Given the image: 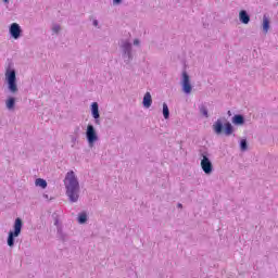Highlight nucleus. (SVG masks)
I'll return each instance as SVG.
<instances>
[{
  "label": "nucleus",
  "instance_id": "nucleus-22",
  "mask_svg": "<svg viewBox=\"0 0 278 278\" xmlns=\"http://www.w3.org/2000/svg\"><path fill=\"white\" fill-rule=\"evenodd\" d=\"M36 186H39V188H42L45 190V188H47V180L42 179V178H37L35 181Z\"/></svg>",
  "mask_w": 278,
  "mask_h": 278
},
{
  "label": "nucleus",
  "instance_id": "nucleus-10",
  "mask_svg": "<svg viewBox=\"0 0 278 278\" xmlns=\"http://www.w3.org/2000/svg\"><path fill=\"white\" fill-rule=\"evenodd\" d=\"M91 116L94 118L96 125H101V121H99L101 114L99 113V103L97 102L91 103Z\"/></svg>",
  "mask_w": 278,
  "mask_h": 278
},
{
  "label": "nucleus",
  "instance_id": "nucleus-8",
  "mask_svg": "<svg viewBox=\"0 0 278 278\" xmlns=\"http://www.w3.org/2000/svg\"><path fill=\"white\" fill-rule=\"evenodd\" d=\"M181 86H182V92H185V94H190V92H192V85L190 84V75H188V72L186 71L182 72Z\"/></svg>",
  "mask_w": 278,
  "mask_h": 278
},
{
  "label": "nucleus",
  "instance_id": "nucleus-25",
  "mask_svg": "<svg viewBox=\"0 0 278 278\" xmlns=\"http://www.w3.org/2000/svg\"><path fill=\"white\" fill-rule=\"evenodd\" d=\"M93 27H99V21L98 20H93Z\"/></svg>",
  "mask_w": 278,
  "mask_h": 278
},
{
  "label": "nucleus",
  "instance_id": "nucleus-20",
  "mask_svg": "<svg viewBox=\"0 0 278 278\" xmlns=\"http://www.w3.org/2000/svg\"><path fill=\"white\" fill-rule=\"evenodd\" d=\"M78 223L79 225H85V223H88V214L86 212L78 215Z\"/></svg>",
  "mask_w": 278,
  "mask_h": 278
},
{
  "label": "nucleus",
  "instance_id": "nucleus-18",
  "mask_svg": "<svg viewBox=\"0 0 278 278\" xmlns=\"http://www.w3.org/2000/svg\"><path fill=\"white\" fill-rule=\"evenodd\" d=\"M163 116L165 121H168V118H170V110L168 109V104H166V102L163 103Z\"/></svg>",
  "mask_w": 278,
  "mask_h": 278
},
{
  "label": "nucleus",
  "instance_id": "nucleus-9",
  "mask_svg": "<svg viewBox=\"0 0 278 278\" xmlns=\"http://www.w3.org/2000/svg\"><path fill=\"white\" fill-rule=\"evenodd\" d=\"M9 34L11 38L14 40H18L21 36H23V28H21V25L18 23H12L9 27Z\"/></svg>",
  "mask_w": 278,
  "mask_h": 278
},
{
  "label": "nucleus",
  "instance_id": "nucleus-13",
  "mask_svg": "<svg viewBox=\"0 0 278 278\" xmlns=\"http://www.w3.org/2000/svg\"><path fill=\"white\" fill-rule=\"evenodd\" d=\"M232 125L242 126L245 123L244 115L236 114L231 119Z\"/></svg>",
  "mask_w": 278,
  "mask_h": 278
},
{
  "label": "nucleus",
  "instance_id": "nucleus-29",
  "mask_svg": "<svg viewBox=\"0 0 278 278\" xmlns=\"http://www.w3.org/2000/svg\"><path fill=\"white\" fill-rule=\"evenodd\" d=\"M227 114H228V116H231V111H228Z\"/></svg>",
  "mask_w": 278,
  "mask_h": 278
},
{
  "label": "nucleus",
  "instance_id": "nucleus-26",
  "mask_svg": "<svg viewBox=\"0 0 278 278\" xmlns=\"http://www.w3.org/2000/svg\"><path fill=\"white\" fill-rule=\"evenodd\" d=\"M134 45H135V46H138V45H140V40H138V39H135V40H134Z\"/></svg>",
  "mask_w": 278,
  "mask_h": 278
},
{
  "label": "nucleus",
  "instance_id": "nucleus-19",
  "mask_svg": "<svg viewBox=\"0 0 278 278\" xmlns=\"http://www.w3.org/2000/svg\"><path fill=\"white\" fill-rule=\"evenodd\" d=\"M199 110H200V114H202V116H204L205 118H210V113H208L207 106H205V104H200Z\"/></svg>",
  "mask_w": 278,
  "mask_h": 278
},
{
  "label": "nucleus",
  "instance_id": "nucleus-15",
  "mask_svg": "<svg viewBox=\"0 0 278 278\" xmlns=\"http://www.w3.org/2000/svg\"><path fill=\"white\" fill-rule=\"evenodd\" d=\"M268 29H270V20L267 15L263 16V31L264 34H268Z\"/></svg>",
  "mask_w": 278,
  "mask_h": 278
},
{
  "label": "nucleus",
  "instance_id": "nucleus-17",
  "mask_svg": "<svg viewBox=\"0 0 278 278\" xmlns=\"http://www.w3.org/2000/svg\"><path fill=\"white\" fill-rule=\"evenodd\" d=\"M224 131L226 136H231V134H233V126L231 125V123L227 122L226 124H224Z\"/></svg>",
  "mask_w": 278,
  "mask_h": 278
},
{
  "label": "nucleus",
  "instance_id": "nucleus-14",
  "mask_svg": "<svg viewBox=\"0 0 278 278\" xmlns=\"http://www.w3.org/2000/svg\"><path fill=\"white\" fill-rule=\"evenodd\" d=\"M142 103H143V108H147V109H149L152 105L153 98H151V92H146Z\"/></svg>",
  "mask_w": 278,
  "mask_h": 278
},
{
  "label": "nucleus",
  "instance_id": "nucleus-23",
  "mask_svg": "<svg viewBox=\"0 0 278 278\" xmlns=\"http://www.w3.org/2000/svg\"><path fill=\"white\" fill-rule=\"evenodd\" d=\"M62 28L60 27V25H54L53 27H52V31H53V34H60V30H61Z\"/></svg>",
  "mask_w": 278,
  "mask_h": 278
},
{
  "label": "nucleus",
  "instance_id": "nucleus-1",
  "mask_svg": "<svg viewBox=\"0 0 278 278\" xmlns=\"http://www.w3.org/2000/svg\"><path fill=\"white\" fill-rule=\"evenodd\" d=\"M64 185L70 202L77 203L79 201V180H77L75 172L71 170L66 174Z\"/></svg>",
  "mask_w": 278,
  "mask_h": 278
},
{
  "label": "nucleus",
  "instance_id": "nucleus-16",
  "mask_svg": "<svg viewBox=\"0 0 278 278\" xmlns=\"http://www.w3.org/2000/svg\"><path fill=\"white\" fill-rule=\"evenodd\" d=\"M5 105L8 110H14V106L16 105V98L9 97L5 101Z\"/></svg>",
  "mask_w": 278,
  "mask_h": 278
},
{
  "label": "nucleus",
  "instance_id": "nucleus-3",
  "mask_svg": "<svg viewBox=\"0 0 278 278\" xmlns=\"http://www.w3.org/2000/svg\"><path fill=\"white\" fill-rule=\"evenodd\" d=\"M199 155L202 157L200 165L203 173H205V175H212V173H214V165L210 160V153L207 150H205V148H202L199 150Z\"/></svg>",
  "mask_w": 278,
  "mask_h": 278
},
{
  "label": "nucleus",
  "instance_id": "nucleus-27",
  "mask_svg": "<svg viewBox=\"0 0 278 278\" xmlns=\"http://www.w3.org/2000/svg\"><path fill=\"white\" fill-rule=\"evenodd\" d=\"M76 141H77V138L72 137V142H76Z\"/></svg>",
  "mask_w": 278,
  "mask_h": 278
},
{
  "label": "nucleus",
  "instance_id": "nucleus-6",
  "mask_svg": "<svg viewBox=\"0 0 278 278\" xmlns=\"http://www.w3.org/2000/svg\"><path fill=\"white\" fill-rule=\"evenodd\" d=\"M52 218L54 219V226L56 227V238L61 240V242H68V235L64 232L62 224H60V215L53 213Z\"/></svg>",
  "mask_w": 278,
  "mask_h": 278
},
{
  "label": "nucleus",
  "instance_id": "nucleus-21",
  "mask_svg": "<svg viewBox=\"0 0 278 278\" xmlns=\"http://www.w3.org/2000/svg\"><path fill=\"white\" fill-rule=\"evenodd\" d=\"M239 146L240 150L243 152L249 150V141H247V139H241Z\"/></svg>",
  "mask_w": 278,
  "mask_h": 278
},
{
  "label": "nucleus",
  "instance_id": "nucleus-30",
  "mask_svg": "<svg viewBox=\"0 0 278 278\" xmlns=\"http://www.w3.org/2000/svg\"><path fill=\"white\" fill-rule=\"evenodd\" d=\"M178 207H184V205L181 203H178Z\"/></svg>",
  "mask_w": 278,
  "mask_h": 278
},
{
  "label": "nucleus",
  "instance_id": "nucleus-7",
  "mask_svg": "<svg viewBox=\"0 0 278 278\" xmlns=\"http://www.w3.org/2000/svg\"><path fill=\"white\" fill-rule=\"evenodd\" d=\"M86 138L89 147H94V142L99 140V135H97V129L92 124L87 126Z\"/></svg>",
  "mask_w": 278,
  "mask_h": 278
},
{
  "label": "nucleus",
  "instance_id": "nucleus-2",
  "mask_svg": "<svg viewBox=\"0 0 278 278\" xmlns=\"http://www.w3.org/2000/svg\"><path fill=\"white\" fill-rule=\"evenodd\" d=\"M119 49L125 64H131V61L134 60V46L131 45V41L128 39H122Z\"/></svg>",
  "mask_w": 278,
  "mask_h": 278
},
{
  "label": "nucleus",
  "instance_id": "nucleus-24",
  "mask_svg": "<svg viewBox=\"0 0 278 278\" xmlns=\"http://www.w3.org/2000/svg\"><path fill=\"white\" fill-rule=\"evenodd\" d=\"M123 3V0H113V5H121Z\"/></svg>",
  "mask_w": 278,
  "mask_h": 278
},
{
  "label": "nucleus",
  "instance_id": "nucleus-4",
  "mask_svg": "<svg viewBox=\"0 0 278 278\" xmlns=\"http://www.w3.org/2000/svg\"><path fill=\"white\" fill-rule=\"evenodd\" d=\"M5 81L8 84V89L11 94H16L18 92V85H16V70L10 67L5 71Z\"/></svg>",
  "mask_w": 278,
  "mask_h": 278
},
{
  "label": "nucleus",
  "instance_id": "nucleus-28",
  "mask_svg": "<svg viewBox=\"0 0 278 278\" xmlns=\"http://www.w3.org/2000/svg\"><path fill=\"white\" fill-rule=\"evenodd\" d=\"M4 3H10V0H3Z\"/></svg>",
  "mask_w": 278,
  "mask_h": 278
},
{
  "label": "nucleus",
  "instance_id": "nucleus-11",
  "mask_svg": "<svg viewBox=\"0 0 278 278\" xmlns=\"http://www.w3.org/2000/svg\"><path fill=\"white\" fill-rule=\"evenodd\" d=\"M239 21L240 23H242L243 25H249V23H251V15H249V13L247 12V10H241L239 12Z\"/></svg>",
  "mask_w": 278,
  "mask_h": 278
},
{
  "label": "nucleus",
  "instance_id": "nucleus-5",
  "mask_svg": "<svg viewBox=\"0 0 278 278\" xmlns=\"http://www.w3.org/2000/svg\"><path fill=\"white\" fill-rule=\"evenodd\" d=\"M14 230L9 231V236L7 239L8 247H14V238H18L21 236V231H23V219L17 217L13 225Z\"/></svg>",
  "mask_w": 278,
  "mask_h": 278
},
{
  "label": "nucleus",
  "instance_id": "nucleus-12",
  "mask_svg": "<svg viewBox=\"0 0 278 278\" xmlns=\"http://www.w3.org/2000/svg\"><path fill=\"white\" fill-rule=\"evenodd\" d=\"M223 129H225V125H223V121L217 119V121L213 124V131H214L217 136H220V134H223Z\"/></svg>",
  "mask_w": 278,
  "mask_h": 278
}]
</instances>
